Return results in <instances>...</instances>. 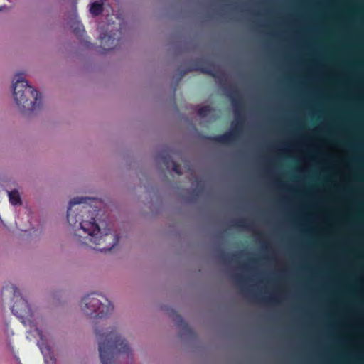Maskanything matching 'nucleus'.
<instances>
[{"mask_svg":"<svg viewBox=\"0 0 364 364\" xmlns=\"http://www.w3.org/2000/svg\"><path fill=\"white\" fill-rule=\"evenodd\" d=\"M6 6H0V11H3L4 9H6Z\"/></svg>","mask_w":364,"mask_h":364,"instance_id":"412c9836","label":"nucleus"},{"mask_svg":"<svg viewBox=\"0 0 364 364\" xmlns=\"http://www.w3.org/2000/svg\"><path fill=\"white\" fill-rule=\"evenodd\" d=\"M40 345L41 353L43 354L44 360L46 364H56L55 358H54L51 349L47 345L43 346Z\"/></svg>","mask_w":364,"mask_h":364,"instance_id":"f8f14e48","label":"nucleus"},{"mask_svg":"<svg viewBox=\"0 0 364 364\" xmlns=\"http://www.w3.org/2000/svg\"><path fill=\"white\" fill-rule=\"evenodd\" d=\"M12 294L14 303L11 307L12 313L17 317L25 319L32 316V311L28 301L21 294L19 289L12 284H8L2 289V293Z\"/></svg>","mask_w":364,"mask_h":364,"instance_id":"39448f33","label":"nucleus"},{"mask_svg":"<svg viewBox=\"0 0 364 364\" xmlns=\"http://www.w3.org/2000/svg\"><path fill=\"white\" fill-rule=\"evenodd\" d=\"M192 193L193 195H197V191L196 190H193Z\"/></svg>","mask_w":364,"mask_h":364,"instance_id":"b1692460","label":"nucleus"},{"mask_svg":"<svg viewBox=\"0 0 364 364\" xmlns=\"http://www.w3.org/2000/svg\"><path fill=\"white\" fill-rule=\"evenodd\" d=\"M233 225L235 227L251 229L252 223L246 218H240L234 221Z\"/></svg>","mask_w":364,"mask_h":364,"instance_id":"f3484780","label":"nucleus"},{"mask_svg":"<svg viewBox=\"0 0 364 364\" xmlns=\"http://www.w3.org/2000/svg\"><path fill=\"white\" fill-rule=\"evenodd\" d=\"M250 262H251V263H256V262H257V259H250Z\"/></svg>","mask_w":364,"mask_h":364,"instance_id":"4be33fe9","label":"nucleus"},{"mask_svg":"<svg viewBox=\"0 0 364 364\" xmlns=\"http://www.w3.org/2000/svg\"><path fill=\"white\" fill-rule=\"evenodd\" d=\"M213 109L209 105L201 107L198 110V114L201 117H208L212 112Z\"/></svg>","mask_w":364,"mask_h":364,"instance_id":"a211bd4d","label":"nucleus"},{"mask_svg":"<svg viewBox=\"0 0 364 364\" xmlns=\"http://www.w3.org/2000/svg\"><path fill=\"white\" fill-rule=\"evenodd\" d=\"M12 87L14 100L23 112L38 111L42 107L41 94L29 85L22 73L16 75Z\"/></svg>","mask_w":364,"mask_h":364,"instance_id":"7ed1b4c3","label":"nucleus"},{"mask_svg":"<svg viewBox=\"0 0 364 364\" xmlns=\"http://www.w3.org/2000/svg\"><path fill=\"white\" fill-rule=\"evenodd\" d=\"M159 156L162 164L166 167V168H168L170 166L172 165V169L178 175L182 174L181 166L173 161L169 154H160Z\"/></svg>","mask_w":364,"mask_h":364,"instance_id":"9b49d317","label":"nucleus"},{"mask_svg":"<svg viewBox=\"0 0 364 364\" xmlns=\"http://www.w3.org/2000/svg\"><path fill=\"white\" fill-rule=\"evenodd\" d=\"M179 80L186 74L191 71H200L203 73L208 74L213 77H218L219 71L217 70L213 63L205 58H200L193 60L186 69H179Z\"/></svg>","mask_w":364,"mask_h":364,"instance_id":"423d86ee","label":"nucleus"},{"mask_svg":"<svg viewBox=\"0 0 364 364\" xmlns=\"http://www.w3.org/2000/svg\"><path fill=\"white\" fill-rule=\"evenodd\" d=\"M95 331L99 340V354L102 364H116L119 354L124 353L129 356L131 350L127 341L121 338L114 328L104 331L95 327Z\"/></svg>","mask_w":364,"mask_h":364,"instance_id":"f03ea898","label":"nucleus"},{"mask_svg":"<svg viewBox=\"0 0 364 364\" xmlns=\"http://www.w3.org/2000/svg\"><path fill=\"white\" fill-rule=\"evenodd\" d=\"M236 277L238 280H241L242 279V277L240 275H236Z\"/></svg>","mask_w":364,"mask_h":364,"instance_id":"5701e85b","label":"nucleus"},{"mask_svg":"<svg viewBox=\"0 0 364 364\" xmlns=\"http://www.w3.org/2000/svg\"><path fill=\"white\" fill-rule=\"evenodd\" d=\"M36 331L38 333V335L39 336V337L41 338V341H43V334H42V331L41 330H38V329H36Z\"/></svg>","mask_w":364,"mask_h":364,"instance_id":"aec40b11","label":"nucleus"},{"mask_svg":"<svg viewBox=\"0 0 364 364\" xmlns=\"http://www.w3.org/2000/svg\"><path fill=\"white\" fill-rule=\"evenodd\" d=\"M227 96L231 100V103L235 109V114L238 116L243 108V103L238 89L233 86H229L225 88Z\"/></svg>","mask_w":364,"mask_h":364,"instance_id":"1a4fd4ad","label":"nucleus"},{"mask_svg":"<svg viewBox=\"0 0 364 364\" xmlns=\"http://www.w3.org/2000/svg\"><path fill=\"white\" fill-rule=\"evenodd\" d=\"M8 196L11 204L15 206L21 205V198L17 190H12L11 191H8Z\"/></svg>","mask_w":364,"mask_h":364,"instance_id":"ddd939ff","label":"nucleus"},{"mask_svg":"<svg viewBox=\"0 0 364 364\" xmlns=\"http://www.w3.org/2000/svg\"><path fill=\"white\" fill-rule=\"evenodd\" d=\"M242 122L238 121L237 124L233 126L230 132H225L223 134H219L213 136H210L208 139L214 142L228 144L234 141L238 134L242 132Z\"/></svg>","mask_w":364,"mask_h":364,"instance_id":"0eeeda50","label":"nucleus"},{"mask_svg":"<svg viewBox=\"0 0 364 364\" xmlns=\"http://www.w3.org/2000/svg\"><path fill=\"white\" fill-rule=\"evenodd\" d=\"M173 320L177 327L179 328L181 337L184 336H191L193 334L191 328L188 326L181 316L176 312H173Z\"/></svg>","mask_w":364,"mask_h":364,"instance_id":"9d476101","label":"nucleus"},{"mask_svg":"<svg viewBox=\"0 0 364 364\" xmlns=\"http://www.w3.org/2000/svg\"><path fill=\"white\" fill-rule=\"evenodd\" d=\"M219 259L225 263H230L236 261V259L239 257L238 254H228L223 250L219 252Z\"/></svg>","mask_w":364,"mask_h":364,"instance_id":"4468645a","label":"nucleus"},{"mask_svg":"<svg viewBox=\"0 0 364 364\" xmlns=\"http://www.w3.org/2000/svg\"><path fill=\"white\" fill-rule=\"evenodd\" d=\"M103 11V4L99 2H93L90 4V12L94 16H99Z\"/></svg>","mask_w":364,"mask_h":364,"instance_id":"dca6fc26","label":"nucleus"},{"mask_svg":"<svg viewBox=\"0 0 364 364\" xmlns=\"http://www.w3.org/2000/svg\"><path fill=\"white\" fill-rule=\"evenodd\" d=\"M94 201V198L87 197L73 198L67 210V220L70 225L75 228L78 224L80 228L87 234L85 240L88 241L82 242L84 245L101 252L110 251L118 244L119 237L113 232L102 234L101 229L95 220L98 212L97 207L90 203Z\"/></svg>","mask_w":364,"mask_h":364,"instance_id":"f257e3e1","label":"nucleus"},{"mask_svg":"<svg viewBox=\"0 0 364 364\" xmlns=\"http://www.w3.org/2000/svg\"><path fill=\"white\" fill-rule=\"evenodd\" d=\"M119 30H116L115 32L110 31L109 33H101L100 36L101 46L104 50L108 51L116 48L120 41L118 34H120Z\"/></svg>","mask_w":364,"mask_h":364,"instance_id":"6e6552de","label":"nucleus"},{"mask_svg":"<svg viewBox=\"0 0 364 364\" xmlns=\"http://www.w3.org/2000/svg\"><path fill=\"white\" fill-rule=\"evenodd\" d=\"M70 28L77 38H82L85 32L83 25L78 21H74Z\"/></svg>","mask_w":364,"mask_h":364,"instance_id":"2eb2a0df","label":"nucleus"},{"mask_svg":"<svg viewBox=\"0 0 364 364\" xmlns=\"http://www.w3.org/2000/svg\"><path fill=\"white\" fill-rule=\"evenodd\" d=\"M81 308L85 314L102 318L111 314L113 305L103 295L93 292L82 299Z\"/></svg>","mask_w":364,"mask_h":364,"instance_id":"20e7f679","label":"nucleus"},{"mask_svg":"<svg viewBox=\"0 0 364 364\" xmlns=\"http://www.w3.org/2000/svg\"><path fill=\"white\" fill-rule=\"evenodd\" d=\"M259 300L262 301L267 302V301H274L275 299L274 297H269V298L264 297V298L260 299Z\"/></svg>","mask_w":364,"mask_h":364,"instance_id":"6ab92c4d","label":"nucleus"}]
</instances>
